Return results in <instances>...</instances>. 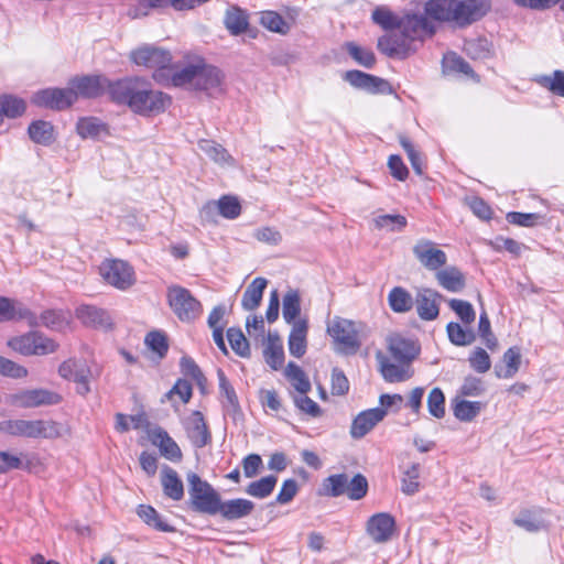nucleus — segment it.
<instances>
[{
    "instance_id": "f257e3e1",
    "label": "nucleus",
    "mask_w": 564,
    "mask_h": 564,
    "mask_svg": "<svg viewBox=\"0 0 564 564\" xmlns=\"http://www.w3.org/2000/svg\"><path fill=\"white\" fill-rule=\"evenodd\" d=\"M110 98L118 105H126L140 116L159 115L170 106L171 98L153 89L145 80L134 77L115 82L110 86Z\"/></svg>"
},
{
    "instance_id": "f03ea898",
    "label": "nucleus",
    "mask_w": 564,
    "mask_h": 564,
    "mask_svg": "<svg viewBox=\"0 0 564 564\" xmlns=\"http://www.w3.org/2000/svg\"><path fill=\"white\" fill-rule=\"evenodd\" d=\"M399 32L383 35L378 40V50L388 57L404 58L417 48V43L435 33L434 24L422 14L401 18Z\"/></svg>"
},
{
    "instance_id": "7ed1b4c3",
    "label": "nucleus",
    "mask_w": 564,
    "mask_h": 564,
    "mask_svg": "<svg viewBox=\"0 0 564 564\" xmlns=\"http://www.w3.org/2000/svg\"><path fill=\"white\" fill-rule=\"evenodd\" d=\"M490 8L489 0H430L425 13L433 20L464 28L480 20Z\"/></svg>"
},
{
    "instance_id": "20e7f679",
    "label": "nucleus",
    "mask_w": 564,
    "mask_h": 564,
    "mask_svg": "<svg viewBox=\"0 0 564 564\" xmlns=\"http://www.w3.org/2000/svg\"><path fill=\"white\" fill-rule=\"evenodd\" d=\"M0 432L11 436L54 440L70 434L68 425L52 420H6Z\"/></svg>"
},
{
    "instance_id": "39448f33",
    "label": "nucleus",
    "mask_w": 564,
    "mask_h": 564,
    "mask_svg": "<svg viewBox=\"0 0 564 564\" xmlns=\"http://www.w3.org/2000/svg\"><path fill=\"white\" fill-rule=\"evenodd\" d=\"M368 481L361 474L349 477L348 474L330 475L323 480L319 489L321 496L340 497L347 496L350 500H360L367 495Z\"/></svg>"
},
{
    "instance_id": "423d86ee",
    "label": "nucleus",
    "mask_w": 564,
    "mask_h": 564,
    "mask_svg": "<svg viewBox=\"0 0 564 564\" xmlns=\"http://www.w3.org/2000/svg\"><path fill=\"white\" fill-rule=\"evenodd\" d=\"M365 328L364 324L340 316H335L327 323V334L340 350L349 352H356L361 346Z\"/></svg>"
},
{
    "instance_id": "0eeeda50",
    "label": "nucleus",
    "mask_w": 564,
    "mask_h": 564,
    "mask_svg": "<svg viewBox=\"0 0 564 564\" xmlns=\"http://www.w3.org/2000/svg\"><path fill=\"white\" fill-rule=\"evenodd\" d=\"M188 495L193 510L210 516L217 514L219 494L197 474H187Z\"/></svg>"
},
{
    "instance_id": "6e6552de",
    "label": "nucleus",
    "mask_w": 564,
    "mask_h": 564,
    "mask_svg": "<svg viewBox=\"0 0 564 564\" xmlns=\"http://www.w3.org/2000/svg\"><path fill=\"white\" fill-rule=\"evenodd\" d=\"M131 61L140 66L154 68V79L159 83L165 80V74L172 64L171 53L153 45H143L132 51Z\"/></svg>"
},
{
    "instance_id": "1a4fd4ad",
    "label": "nucleus",
    "mask_w": 564,
    "mask_h": 564,
    "mask_svg": "<svg viewBox=\"0 0 564 564\" xmlns=\"http://www.w3.org/2000/svg\"><path fill=\"white\" fill-rule=\"evenodd\" d=\"M167 303L181 322H193L202 313L200 302L189 290L181 285H171L166 292Z\"/></svg>"
},
{
    "instance_id": "9d476101",
    "label": "nucleus",
    "mask_w": 564,
    "mask_h": 564,
    "mask_svg": "<svg viewBox=\"0 0 564 564\" xmlns=\"http://www.w3.org/2000/svg\"><path fill=\"white\" fill-rule=\"evenodd\" d=\"M8 345L24 356H45L56 351L58 345L39 332H29L11 338Z\"/></svg>"
},
{
    "instance_id": "9b49d317",
    "label": "nucleus",
    "mask_w": 564,
    "mask_h": 564,
    "mask_svg": "<svg viewBox=\"0 0 564 564\" xmlns=\"http://www.w3.org/2000/svg\"><path fill=\"white\" fill-rule=\"evenodd\" d=\"M99 274L109 285L118 290H127L135 282L134 270L120 259H106L99 265Z\"/></svg>"
},
{
    "instance_id": "f8f14e48",
    "label": "nucleus",
    "mask_w": 564,
    "mask_h": 564,
    "mask_svg": "<svg viewBox=\"0 0 564 564\" xmlns=\"http://www.w3.org/2000/svg\"><path fill=\"white\" fill-rule=\"evenodd\" d=\"M11 403L18 408L31 409L44 405L58 404L61 395L47 389H24L11 397Z\"/></svg>"
},
{
    "instance_id": "ddd939ff",
    "label": "nucleus",
    "mask_w": 564,
    "mask_h": 564,
    "mask_svg": "<svg viewBox=\"0 0 564 564\" xmlns=\"http://www.w3.org/2000/svg\"><path fill=\"white\" fill-rule=\"evenodd\" d=\"M412 251L420 264L429 271L437 272L447 262L446 253L429 239L417 240Z\"/></svg>"
},
{
    "instance_id": "4468645a",
    "label": "nucleus",
    "mask_w": 564,
    "mask_h": 564,
    "mask_svg": "<svg viewBox=\"0 0 564 564\" xmlns=\"http://www.w3.org/2000/svg\"><path fill=\"white\" fill-rule=\"evenodd\" d=\"M76 101L74 89L67 88H46L34 94L32 102L40 107L63 110Z\"/></svg>"
},
{
    "instance_id": "2eb2a0df",
    "label": "nucleus",
    "mask_w": 564,
    "mask_h": 564,
    "mask_svg": "<svg viewBox=\"0 0 564 564\" xmlns=\"http://www.w3.org/2000/svg\"><path fill=\"white\" fill-rule=\"evenodd\" d=\"M110 83L105 76L101 75H86L82 77H74L69 80V86L78 97L96 98L107 91L110 95Z\"/></svg>"
},
{
    "instance_id": "dca6fc26",
    "label": "nucleus",
    "mask_w": 564,
    "mask_h": 564,
    "mask_svg": "<svg viewBox=\"0 0 564 564\" xmlns=\"http://www.w3.org/2000/svg\"><path fill=\"white\" fill-rule=\"evenodd\" d=\"M344 79L352 87L366 90L369 94L390 95L393 93V88L388 80L361 70H348L345 73Z\"/></svg>"
},
{
    "instance_id": "f3484780",
    "label": "nucleus",
    "mask_w": 564,
    "mask_h": 564,
    "mask_svg": "<svg viewBox=\"0 0 564 564\" xmlns=\"http://www.w3.org/2000/svg\"><path fill=\"white\" fill-rule=\"evenodd\" d=\"M395 531V520L387 512L371 516L366 524V532L375 543H387Z\"/></svg>"
},
{
    "instance_id": "a211bd4d",
    "label": "nucleus",
    "mask_w": 564,
    "mask_h": 564,
    "mask_svg": "<svg viewBox=\"0 0 564 564\" xmlns=\"http://www.w3.org/2000/svg\"><path fill=\"white\" fill-rule=\"evenodd\" d=\"M186 435L196 448H203L212 442V434L200 411H193L183 421Z\"/></svg>"
},
{
    "instance_id": "6ab92c4d",
    "label": "nucleus",
    "mask_w": 564,
    "mask_h": 564,
    "mask_svg": "<svg viewBox=\"0 0 564 564\" xmlns=\"http://www.w3.org/2000/svg\"><path fill=\"white\" fill-rule=\"evenodd\" d=\"M19 319H25L31 327L44 326L53 330H61L67 324L64 314L56 310H46L36 315L26 307L19 308Z\"/></svg>"
},
{
    "instance_id": "aec40b11",
    "label": "nucleus",
    "mask_w": 564,
    "mask_h": 564,
    "mask_svg": "<svg viewBox=\"0 0 564 564\" xmlns=\"http://www.w3.org/2000/svg\"><path fill=\"white\" fill-rule=\"evenodd\" d=\"M387 415L382 408H373L361 411L354 420L350 426V436L354 440H360L366 436L378 423Z\"/></svg>"
},
{
    "instance_id": "412c9836",
    "label": "nucleus",
    "mask_w": 564,
    "mask_h": 564,
    "mask_svg": "<svg viewBox=\"0 0 564 564\" xmlns=\"http://www.w3.org/2000/svg\"><path fill=\"white\" fill-rule=\"evenodd\" d=\"M442 294L432 289H422L417 291L414 304L419 317L423 321H434L440 314V301Z\"/></svg>"
},
{
    "instance_id": "4be33fe9",
    "label": "nucleus",
    "mask_w": 564,
    "mask_h": 564,
    "mask_svg": "<svg viewBox=\"0 0 564 564\" xmlns=\"http://www.w3.org/2000/svg\"><path fill=\"white\" fill-rule=\"evenodd\" d=\"M379 369L383 379L388 382H402L410 379L413 375L411 365L404 361L393 362L391 358L382 352L377 354Z\"/></svg>"
},
{
    "instance_id": "5701e85b",
    "label": "nucleus",
    "mask_w": 564,
    "mask_h": 564,
    "mask_svg": "<svg viewBox=\"0 0 564 564\" xmlns=\"http://www.w3.org/2000/svg\"><path fill=\"white\" fill-rule=\"evenodd\" d=\"M196 76L195 90L205 91L208 96L221 94L223 74L217 67L206 65L202 62L198 75Z\"/></svg>"
},
{
    "instance_id": "b1692460",
    "label": "nucleus",
    "mask_w": 564,
    "mask_h": 564,
    "mask_svg": "<svg viewBox=\"0 0 564 564\" xmlns=\"http://www.w3.org/2000/svg\"><path fill=\"white\" fill-rule=\"evenodd\" d=\"M76 317L86 326L107 330L112 326L109 313L95 305L83 304L76 308Z\"/></svg>"
},
{
    "instance_id": "393cba45",
    "label": "nucleus",
    "mask_w": 564,
    "mask_h": 564,
    "mask_svg": "<svg viewBox=\"0 0 564 564\" xmlns=\"http://www.w3.org/2000/svg\"><path fill=\"white\" fill-rule=\"evenodd\" d=\"M388 350L395 361H404L411 365L419 355L420 347L414 340L395 334L388 338Z\"/></svg>"
},
{
    "instance_id": "a878e982",
    "label": "nucleus",
    "mask_w": 564,
    "mask_h": 564,
    "mask_svg": "<svg viewBox=\"0 0 564 564\" xmlns=\"http://www.w3.org/2000/svg\"><path fill=\"white\" fill-rule=\"evenodd\" d=\"M254 509V503L248 499L237 498L227 501H219L217 513L224 519L234 521L248 517Z\"/></svg>"
},
{
    "instance_id": "bb28decb",
    "label": "nucleus",
    "mask_w": 564,
    "mask_h": 564,
    "mask_svg": "<svg viewBox=\"0 0 564 564\" xmlns=\"http://www.w3.org/2000/svg\"><path fill=\"white\" fill-rule=\"evenodd\" d=\"M307 332L308 324L305 318H299L293 323L289 335V351L295 358H301L305 355L307 348Z\"/></svg>"
},
{
    "instance_id": "cd10ccee",
    "label": "nucleus",
    "mask_w": 564,
    "mask_h": 564,
    "mask_svg": "<svg viewBox=\"0 0 564 564\" xmlns=\"http://www.w3.org/2000/svg\"><path fill=\"white\" fill-rule=\"evenodd\" d=\"M435 279L440 286L452 293H459L466 286L465 274L454 265L440 269L435 273Z\"/></svg>"
},
{
    "instance_id": "c85d7f7f",
    "label": "nucleus",
    "mask_w": 564,
    "mask_h": 564,
    "mask_svg": "<svg viewBox=\"0 0 564 564\" xmlns=\"http://www.w3.org/2000/svg\"><path fill=\"white\" fill-rule=\"evenodd\" d=\"M265 362L274 370L282 367L284 362V350L280 336L276 333H269L263 348Z\"/></svg>"
},
{
    "instance_id": "c756f323",
    "label": "nucleus",
    "mask_w": 564,
    "mask_h": 564,
    "mask_svg": "<svg viewBox=\"0 0 564 564\" xmlns=\"http://www.w3.org/2000/svg\"><path fill=\"white\" fill-rule=\"evenodd\" d=\"M217 377L223 406L228 414L236 415L240 410L236 391L221 369L217 370Z\"/></svg>"
},
{
    "instance_id": "7c9ffc66",
    "label": "nucleus",
    "mask_w": 564,
    "mask_h": 564,
    "mask_svg": "<svg viewBox=\"0 0 564 564\" xmlns=\"http://www.w3.org/2000/svg\"><path fill=\"white\" fill-rule=\"evenodd\" d=\"M200 64L202 62L189 64L181 69H173L170 66L165 74V79H171L174 86H188L194 89Z\"/></svg>"
},
{
    "instance_id": "2f4dec72",
    "label": "nucleus",
    "mask_w": 564,
    "mask_h": 564,
    "mask_svg": "<svg viewBox=\"0 0 564 564\" xmlns=\"http://www.w3.org/2000/svg\"><path fill=\"white\" fill-rule=\"evenodd\" d=\"M163 492L172 500L178 501L184 497V486L177 473L166 466L161 471Z\"/></svg>"
},
{
    "instance_id": "473e14b6",
    "label": "nucleus",
    "mask_w": 564,
    "mask_h": 564,
    "mask_svg": "<svg viewBox=\"0 0 564 564\" xmlns=\"http://www.w3.org/2000/svg\"><path fill=\"white\" fill-rule=\"evenodd\" d=\"M505 366L496 365L495 373L498 378L509 379L512 378L520 368L521 351L519 347H510L502 357Z\"/></svg>"
},
{
    "instance_id": "72a5a7b5",
    "label": "nucleus",
    "mask_w": 564,
    "mask_h": 564,
    "mask_svg": "<svg viewBox=\"0 0 564 564\" xmlns=\"http://www.w3.org/2000/svg\"><path fill=\"white\" fill-rule=\"evenodd\" d=\"M268 281L264 278H256L247 286L241 300L243 310L253 311L260 305Z\"/></svg>"
},
{
    "instance_id": "f704fd0d",
    "label": "nucleus",
    "mask_w": 564,
    "mask_h": 564,
    "mask_svg": "<svg viewBox=\"0 0 564 564\" xmlns=\"http://www.w3.org/2000/svg\"><path fill=\"white\" fill-rule=\"evenodd\" d=\"M484 404L479 401H467L456 397L453 400V413L462 422L473 421L482 410Z\"/></svg>"
},
{
    "instance_id": "c9c22d12",
    "label": "nucleus",
    "mask_w": 564,
    "mask_h": 564,
    "mask_svg": "<svg viewBox=\"0 0 564 564\" xmlns=\"http://www.w3.org/2000/svg\"><path fill=\"white\" fill-rule=\"evenodd\" d=\"M224 23L232 35L243 33L249 25L247 13L238 7H230L226 11Z\"/></svg>"
},
{
    "instance_id": "e433bc0d",
    "label": "nucleus",
    "mask_w": 564,
    "mask_h": 564,
    "mask_svg": "<svg viewBox=\"0 0 564 564\" xmlns=\"http://www.w3.org/2000/svg\"><path fill=\"white\" fill-rule=\"evenodd\" d=\"M301 313V296L297 290L290 289L283 296L282 314L288 324L293 326Z\"/></svg>"
},
{
    "instance_id": "4c0bfd02",
    "label": "nucleus",
    "mask_w": 564,
    "mask_h": 564,
    "mask_svg": "<svg viewBox=\"0 0 564 564\" xmlns=\"http://www.w3.org/2000/svg\"><path fill=\"white\" fill-rule=\"evenodd\" d=\"M76 130L84 139H97L102 134H108L107 126L95 117L79 119L76 124Z\"/></svg>"
},
{
    "instance_id": "58836bf2",
    "label": "nucleus",
    "mask_w": 564,
    "mask_h": 564,
    "mask_svg": "<svg viewBox=\"0 0 564 564\" xmlns=\"http://www.w3.org/2000/svg\"><path fill=\"white\" fill-rule=\"evenodd\" d=\"M388 301L391 310L395 313H406L414 304L410 292L401 286H395L389 292Z\"/></svg>"
},
{
    "instance_id": "ea45409f",
    "label": "nucleus",
    "mask_w": 564,
    "mask_h": 564,
    "mask_svg": "<svg viewBox=\"0 0 564 564\" xmlns=\"http://www.w3.org/2000/svg\"><path fill=\"white\" fill-rule=\"evenodd\" d=\"M534 82L553 95L564 97V72L556 69L550 75H538Z\"/></svg>"
},
{
    "instance_id": "a19ab883",
    "label": "nucleus",
    "mask_w": 564,
    "mask_h": 564,
    "mask_svg": "<svg viewBox=\"0 0 564 564\" xmlns=\"http://www.w3.org/2000/svg\"><path fill=\"white\" fill-rule=\"evenodd\" d=\"M198 149L210 160L218 164H232V158L220 144L210 140H200Z\"/></svg>"
},
{
    "instance_id": "79ce46f5",
    "label": "nucleus",
    "mask_w": 564,
    "mask_h": 564,
    "mask_svg": "<svg viewBox=\"0 0 564 564\" xmlns=\"http://www.w3.org/2000/svg\"><path fill=\"white\" fill-rule=\"evenodd\" d=\"M28 132L35 143L47 145L54 141V128L47 121L37 120L32 122Z\"/></svg>"
},
{
    "instance_id": "37998d69",
    "label": "nucleus",
    "mask_w": 564,
    "mask_h": 564,
    "mask_svg": "<svg viewBox=\"0 0 564 564\" xmlns=\"http://www.w3.org/2000/svg\"><path fill=\"white\" fill-rule=\"evenodd\" d=\"M278 482V477L273 475H269L265 477H262L259 480L252 481L248 485L246 488V494L258 498V499H264L268 496H270Z\"/></svg>"
},
{
    "instance_id": "c03bdc74",
    "label": "nucleus",
    "mask_w": 564,
    "mask_h": 564,
    "mask_svg": "<svg viewBox=\"0 0 564 564\" xmlns=\"http://www.w3.org/2000/svg\"><path fill=\"white\" fill-rule=\"evenodd\" d=\"M285 376L300 394H306L311 391V382L303 369L294 362H289L285 368Z\"/></svg>"
},
{
    "instance_id": "a18cd8bd",
    "label": "nucleus",
    "mask_w": 564,
    "mask_h": 564,
    "mask_svg": "<svg viewBox=\"0 0 564 564\" xmlns=\"http://www.w3.org/2000/svg\"><path fill=\"white\" fill-rule=\"evenodd\" d=\"M139 517L150 527L161 532H173L174 528L162 520L158 511L151 506L141 505L138 509Z\"/></svg>"
},
{
    "instance_id": "49530a36",
    "label": "nucleus",
    "mask_w": 564,
    "mask_h": 564,
    "mask_svg": "<svg viewBox=\"0 0 564 564\" xmlns=\"http://www.w3.org/2000/svg\"><path fill=\"white\" fill-rule=\"evenodd\" d=\"M420 464L413 463L409 466L401 478V491L406 496H412L420 490Z\"/></svg>"
},
{
    "instance_id": "de8ad7c7",
    "label": "nucleus",
    "mask_w": 564,
    "mask_h": 564,
    "mask_svg": "<svg viewBox=\"0 0 564 564\" xmlns=\"http://www.w3.org/2000/svg\"><path fill=\"white\" fill-rule=\"evenodd\" d=\"M448 339L455 346H467L475 340L471 330L464 329L458 323L451 322L446 326Z\"/></svg>"
},
{
    "instance_id": "09e8293b",
    "label": "nucleus",
    "mask_w": 564,
    "mask_h": 564,
    "mask_svg": "<svg viewBox=\"0 0 564 564\" xmlns=\"http://www.w3.org/2000/svg\"><path fill=\"white\" fill-rule=\"evenodd\" d=\"M25 110V102L13 96L0 97V122L3 116L15 118L22 115Z\"/></svg>"
},
{
    "instance_id": "8fccbe9b",
    "label": "nucleus",
    "mask_w": 564,
    "mask_h": 564,
    "mask_svg": "<svg viewBox=\"0 0 564 564\" xmlns=\"http://www.w3.org/2000/svg\"><path fill=\"white\" fill-rule=\"evenodd\" d=\"M375 226L378 229H387L391 232L402 231L406 225V218L402 215H380L373 219Z\"/></svg>"
},
{
    "instance_id": "3c124183",
    "label": "nucleus",
    "mask_w": 564,
    "mask_h": 564,
    "mask_svg": "<svg viewBox=\"0 0 564 564\" xmlns=\"http://www.w3.org/2000/svg\"><path fill=\"white\" fill-rule=\"evenodd\" d=\"M227 339L231 349L240 357L250 356L249 343L240 328L230 327L227 330Z\"/></svg>"
},
{
    "instance_id": "603ef678",
    "label": "nucleus",
    "mask_w": 564,
    "mask_h": 564,
    "mask_svg": "<svg viewBox=\"0 0 564 564\" xmlns=\"http://www.w3.org/2000/svg\"><path fill=\"white\" fill-rule=\"evenodd\" d=\"M400 18L387 7H377L372 12V21L383 30L398 29Z\"/></svg>"
},
{
    "instance_id": "864d4df0",
    "label": "nucleus",
    "mask_w": 564,
    "mask_h": 564,
    "mask_svg": "<svg viewBox=\"0 0 564 564\" xmlns=\"http://www.w3.org/2000/svg\"><path fill=\"white\" fill-rule=\"evenodd\" d=\"M348 54L361 66L372 68L376 63V56L369 48L361 47L352 42L346 44Z\"/></svg>"
},
{
    "instance_id": "5fc2aeb1",
    "label": "nucleus",
    "mask_w": 564,
    "mask_h": 564,
    "mask_svg": "<svg viewBox=\"0 0 564 564\" xmlns=\"http://www.w3.org/2000/svg\"><path fill=\"white\" fill-rule=\"evenodd\" d=\"M158 437L160 438L159 447L161 454L172 460L176 462L182 458V452L176 442L166 433L161 431L158 434Z\"/></svg>"
},
{
    "instance_id": "6e6d98bb",
    "label": "nucleus",
    "mask_w": 564,
    "mask_h": 564,
    "mask_svg": "<svg viewBox=\"0 0 564 564\" xmlns=\"http://www.w3.org/2000/svg\"><path fill=\"white\" fill-rule=\"evenodd\" d=\"M427 409L436 419L445 416V397L440 388H433L427 397Z\"/></svg>"
},
{
    "instance_id": "4d7b16f0",
    "label": "nucleus",
    "mask_w": 564,
    "mask_h": 564,
    "mask_svg": "<svg viewBox=\"0 0 564 564\" xmlns=\"http://www.w3.org/2000/svg\"><path fill=\"white\" fill-rule=\"evenodd\" d=\"M219 214L227 219H236L241 213V205L239 200L229 195L223 196L217 202Z\"/></svg>"
},
{
    "instance_id": "13d9d810",
    "label": "nucleus",
    "mask_w": 564,
    "mask_h": 564,
    "mask_svg": "<svg viewBox=\"0 0 564 564\" xmlns=\"http://www.w3.org/2000/svg\"><path fill=\"white\" fill-rule=\"evenodd\" d=\"M449 307L457 314L464 324H471L476 318L473 305L464 300L452 299L448 301Z\"/></svg>"
},
{
    "instance_id": "bf43d9fd",
    "label": "nucleus",
    "mask_w": 564,
    "mask_h": 564,
    "mask_svg": "<svg viewBox=\"0 0 564 564\" xmlns=\"http://www.w3.org/2000/svg\"><path fill=\"white\" fill-rule=\"evenodd\" d=\"M145 345L162 359L167 350L169 344L165 335L161 332H150L144 340Z\"/></svg>"
},
{
    "instance_id": "052dcab7",
    "label": "nucleus",
    "mask_w": 564,
    "mask_h": 564,
    "mask_svg": "<svg viewBox=\"0 0 564 564\" xmlns=\"http://www.w3.org/2000/svg\"><path fill=\"white\" fill-rule=\"evenodd\" d=\"M514 524L529 532H535L543 528V521L539 516L530 510H523L514 519Z\"/></svg>"
},
{
    "instance_id": "680f3d73",
    "label": "nucleus",
    "mask_w": 564,
    "mask_h": 564,
    "mask_svg": "<svg viewBox=\"0 0 564 564\" xmlns=\"http://www.w3.org/2000/svg\"><path fill=\"white\" fill-rule=\"evenodd\" d=\"M261 24L272 32L286 33L289 26L284 19L273 11H264L260 18Z\"/></svg>"
},
{
    "instance_id": "e2e57ef3",
    "label": "nucleus",
    "mask_w": 564,
    "mask_h": 564,
    "mask_svg": "<svg viewBox=\"0 0 564 564\" xmlns=\"http://www.w3.org/2000/svg\"><path fill=\"white\" fill-rule=\"evenodd\" d=\"M443 66L447 70L460 73L467 76L474 75L470 65L455 53H451L444 56Z\"/></svg>"
},
{
    "instance_id": "0e129e2a",
    "label": "nucleus",
    "mask_w": 564,
    "mask_h": 564,
    "mask_svg": "<svg viewBox=\"0 0 564 564\" xmlns=\"http://www.w3.org/2000/svg\"><path fill=\"white\" fill-rule=\"evenodd\" d=\"M485 392V386L480 378L468 376L464 379L459 388V395L463 397H479Z\"/></svg>"
},
{
    "instance_id": "69168bd1",
    "label": "nucleus",
    "mask_w": 564,
    "mask_h": 564,
    "mask_svg": "<svg viewBox=\"0 0 564 564\" xmlns=\"http://www.w3.org/2000/svg\"><path fill=\"white\" fill-rule=\"evenodd\" d=\"M469 364L470 367L479 373L487 372L491 367L490 357L482 348L475 349V351L469 357Z\"/></svg>"
},
{
    "instance_id": "338daca9",
    "label": "nucleus",
    "mask_w": 564,
    "mask_h": 564,
    "mask_svg": "<svg viewBox=\"0 0 564 564\" xmlns=\"http://www.w3.org/2000/svg\"><path fill=\"white\" fill-rule=\"evenodd\" d=\"M466 51L473 58H486L490 55V43L486 39L468 41Z\"/></svg>"
},
{
    "instance_id": "774afa93",
    "label": "nucleus",
    "mask_w": 564,
    "mask_h": 564,
    "mask_svg": "<svg viewBox=\"0 0 564 564\" xmlns=\"http://www.w3.org/2000/svg\"><path fill=\"white\" fill-rule=\"evenodd\" d=\"M294 403L296 408L312 417H317L322 414L321 406L306 394H300L295 397Z\"/></svg>"
}]
</instances>
